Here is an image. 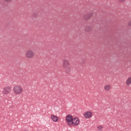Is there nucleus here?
<instances>
[{
    "label": "nucleus",
    "instance_id": "2",
    "mask_svg": "<svg viewBox=\"0 0 131 131\" xmlns=\"http://www.w3.org/2000/svg\"><path fill=\"white\" fill-rule=\"evenodd\" d=\"M11 92H12V87L10 86H5L2 90V94L3 95H6V96L10 95Z\"/></svg>",
    "mask_w": 131,
    "mask_h": 131
},
{
    "label": "nucleus",
    "instance_id": "16",
    "mask_svg": "<svg viewBox=\"0 0 131 131\" xmlns=\"http://www.w3.org/2000/svg\"><path fill=\"white\" fill-rule=\"evenodd\" d=\"M5 2H6L7 3H10V2H12V0H4Z\"/></svg>",
    "mask_w": 131,
    "mask_h": 131
},
{
    "label": "nucleus",
    "instance_id": "17",
    "mask_svg": "<svg viewBox=\"0 0 131 131\" xmlns=\"http://www.w3.org/2000/svg\"><path fill=\"white\" fill-rule=\"evenodd\" d=\"M121 3H123V2H125V0H119Z\"/></svg>",
    "mask_w": 131,
    "mask_h": 131
},
{
    "label": "nucleus",
    "instance_id": "3",
    "mask_svg": "<svg viewBox=\"0 0 131 131\" xmlns=\"http://www.w3.org/2000/svg\"><path fill=\"white\" fill-rule=\"evenodd\" d=\"M13 92L17 95L22 94L23 92V88L20 85H16L13 88Z\"/></svg>",
    "mask_w": 131,
    "mask_h": 131
},
{
    "label": "nucleus",
    "instance_id": "4",
    "mask_svg": "<svg viewBox=\"0 0 131 131\" xmlns=\"http://www.w3.org/2000/svg\"><path fill=\"white\" fill-rule=\"evenodd\" d=\"M74 125V126H77L79 124V120L77 118H74L71 123V125Z\"/></svg>",
    "mask_w": 131,
    "mask_h": 131
},
{
    "label": "nucleus",
    "instance_id": "8",
    "mask_svg": "<svg viewBox=\"0 0 131 131\" xmlns=\"http://www.w3.org/2000/svg\"><path fill=\"white\" fill-rule=\"evenodd\" d=\"M93 14H94V13L90 12L88 14L84 15L83 16V18L84 20H89V19H90V18H91V17H92Z\"/></svg>",
    "mask_w": 131,
    "mask_h": 131
},
{
    "label": "nucleus",
    "instance_id": "11",
    "mask_svg": "<svg viewBox=\"0 0 131 131\" xmlns=\"http://www.w3.org/2000/svg\"><path fill=\"white\" fill-rule=\"evenodd\" d=\"M131 83V77H129L128 78H127L126 81V84H127V85H129V84H130Z\"/></svg>",
    "mask_w": 131,
    "mask_h": 131
},
{
    "label": "nucleus",
    "instance_id": "14",
    "mask_svg": "<svg viewBox=\"0 0 131 131\" xmlns=\"http://www.w3.org/2000/svg\"><path fill=\"white\" fill-rule=\"evenodd\" d=\"M103 126H101V125H100V126H99L98 127H97V129H98V130H99V131H102V130H103Z\"/></svg>",
    "mask_w": 131,
    "mask_h": 131
},
{
    "label": "nucleus",
    "instance_id": "7",
    "mask_svg": "<svg viewBox=\"0 0 131 131\" xmlns=\"http://www.w3.org/2000/svg\"><path fill=\"white\" fill-rule=\"evenodd\" d=\"M92 116H93V112L91 111L86 112L84 113V117L85 118L89 119L92 118Z\"/></svg>",
    "mask_w": 131,
    "mask_h": 131
},
{
    "label": "nucleus",
    "instance_id": "5",
    "mask_svg": "<svg viewBox=\"0 0 131 131\" xmlns=\"http://www.w3.org/2000/svg\"><path fill=\"white\" fill-rule=\"evenodd\" d=\"M73 118L72 116L71 115H68L66 117L67 123L68 125H71V122H72V120Z\"/></svg>",
    "mask_w": 131,
    "mask_h": 131
},
{
    "label": "nucleus",
    "instance_id": "12",
    "mask_svg": "<svg viewBox=\"0 0 131 131\" xmlns=\"http://www.w3.org/2000/svg\"><path fill=\"white\" fill-rule=\"evenodd\" d=\"M110 89H111V86L110 85H106L104 86V90L105 91H110Z\"/></svg>",
    "mask_w": 131,
    "mask_h": 131
},
{
    "label": "nucleus",
    "instance_id": "10",
    "mask_svg": "<svg viewBox=\"0 0 131 131\" xmlns=\"http://www.w3.org/2000/svg\"><path fill=\"white\" fill-rule=\"evenodd\" d=\"M64 69H65V72L67 74H69L71 72V68L69 67H67V68H64Z\"/></svg>",
    "mask_w": 131,
    "mask_h": 131
},
{
    "label": "nucleus",
    "instance_id": "13",
    "mask_svg": "<svg viewBox=\"0 0 131 131\" xmlns=\"http://www.w3.org/2000/svg\"><path fill=\"white\" fill-rule=\"evenodd\" d=\"M85 31L87 32H89V31H91L92 30V27L91 26H88L85 28Z\"/></svg>",
    "mask_w": 131,
    "mask_h": 131
},
{
    "label": "nucleus",
    "instance_id": "15",
    "mask_svg": "<svg viewBox=\"0 0 131 131\" xmlns=\"http://www.w3.org/2000/svg\"><path fill=\"white\" fill-rule=\"evenodd\" d=\"M38 15V13H37V12H35L33 14V17H34L35 18L36 17H37Z\"/></svg>",
    "mask_w": 131,
    "mask_h": 131
},
{
    "label": "nucleus",
    "instance_id": "6",
    "mask_svg": "<svg viewBox=\"0 0 131 131\" xmlns=\"http://www.w3.org/2000/svg\"><path fill=\"white\" fill-rule=\"evenodd\" d=\"M70 66V62L68 59H64L63 60L62 67L63 68H67Z\"/></svg>",
    "mask_w": 131,
    "mask_h": 131
},
{
    "label": "nucleus",
    "instance_id": "9",
    "mask_svg": "<svg viewBox=\"0 0 131 131\" xmlns=\"http://www.w3.org/2000/svg\"><path fill=\"white\" fill-rule=\"evenodd\" d=\"M51 118L53 120V121H54V122H57L58 120H59V118L58 117L54 115H51Z\"/></svg>",
    "mask_w": 131,
    "mask_h": 131
},
{
    "label": "nucleus",
    "instance_id": "1",
    "mask_svg": "<svg viewBox=\"0 0 131 131\" xmlns=\"http://www.w3.org/2000/svg\"><path fill=\"white\" fill-rule=\"evenodd\" d=\"M25 56L27 59H32L35 56V53H34L33 50L30 49L26 52Z\"/></svg>",
    "mask_w": 131,
    "mask_h": 131
}]
</instances>
